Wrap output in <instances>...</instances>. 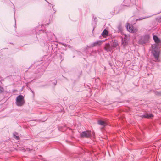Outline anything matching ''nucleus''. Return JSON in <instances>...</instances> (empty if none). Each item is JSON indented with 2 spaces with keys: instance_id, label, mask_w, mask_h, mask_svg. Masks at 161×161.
<instances>
[{
  "instance_id": "nucleus-1",
  "label": "nucleus",
  "mask_w": 161,
  "mask_h": 161,
  "mask_svg": "<svg viewBox=\"0 0 161 161\" xmlns=\"http://www.w3.org/2000/svg\"><path fill=\"white\" fill-rule=\"evenodd\" d=\"M152 53L154 57L155 61L156 62H158L160 61L159 58L160 54V51L157 48V46L156 44L152 45Z\"/></svg>"
},
{
  "instance_id": "nucleus-2",
  "label": "nucleus",
  "mask_w": 161,
  "mask_h": 161,
  "mask_svg": "<svg viewBox=\"0 0 161 161\" xmlns=\"http://www.w3.org/2000/svg\"><path fill=\"white\" fill-rule=\"evenodd\" d=\"M15 103L18 106H22L25 103V101L24 97L21 95L17 96L16 98Z\"/></svg>"
},
{
  "instance_id": "nucleus-3",
  "label": "nucleus",
  "mask_w": 161,
  "mask_h": 161,
  "mask_svg": "<svg viewBox=\"0 0 161 161\" xmlns=\"http://www.w3.org/2000/svg\"><path fill=\"white\" fill-rule=\"evenodd\" d=\"M149 38V36L148 35L142 36L139 40V43L140 44H143L147 43Z\"/></svg>"
},
{
  "instance_id": "nucleus-4",
  "label": "nucleus",
  "mask_w": 161,
  "mask_h": 161,
  "mask_svg": "<svg viewBox=\"0 0 161 161\" xmlns=\"http://www.w3.org/2000/svg\"><path fill=\"white\" fill-rule=\"evenodd\" d=\"M91 132L89 131H83L80 134V137L81 138H88L91 137Z\"/></svg>"
},
{
  "instance_id": "nucleus-5",
  "label": "nucleus",
  "mask_w": 161,
  "mask_h": 161,
  "mask_svg": "<svg viewBox=\"0 0 161 161\" xmlns=\"http://www.w3.org/2000/svg\"><path fill=\"white\" fill-rule=\"evenodd\" d=\"M126 28L128 31L131 33H135L137 31L136 29H134L133 26L130 25L129 23H127Z\"/></svg>"
},
{
  "instance_id": "nucleus-6",
  "label": "nucleus",
  "mask_w": 161,
  "mask_h": 161,
  "mask_svg": "<svg viewBox=\"0 0 161 161\" xmlns=\"http://www.w3.org/2000/svg\"><path fill=\"white\" fill-rule=\"evenodd\" d=\"M104 41H102L101 40H98L94 42L92 44H91L90 45L91 47H93L97 46H99L101 44L102 42Z\"/></svg>"
},
{
  "instance_id": "nucleus-7",
  "label": "nucleus",
  "mask_w": 161,
  "mask_h": 161,
  "mask_svg": "<svg viewBox=\"0 0 161 161\" xmlns=\"http://www.w3.org/2000/svg\"><path fill=\"white\" fill-rule=\"evenodd\" d=\"M113 47L111 46L109 43H107L105 45V49L107 52L111 51L112 50Z\"/></svg>"
},
{
  "instance_id": "nucleus-8",
  "label": "nucleus",
  "mask_w": 161,
  "mask_h": 161,
  "mask_svg": "<svg viewBox=\"0 0 161 161\" xmlns=\"http://www.w3.org/2000/svg\"><path fill=\"white\" fill-rule=\"evenodd\" d=\"M140 116L142 118H150L152 117H153V116L152 114H144L141 115Z\"/></svg>"
},
{
  "instance_id": "nucleus-9",
  "label": "nucleus",
  "mask_w": 161,
  "mask_h": 161,
  "mask_svg": "<svg viewBox=\"0 0 161 161\" xmlns=\"http://www.w3.org/2000/svg\"><path fill=\"white\" fill-rule=\"evenodd\" d=\"M153 39L155 42L157 44H158L160 42V39L156 35H153Z\"/></svg>"
},
{
  "instance_id": "nucleus-10",
  "label": "nucleus",
  "mask_w": 161,
  "mask_h": 161,
  "mask_svg": "<svg viewBox=\"0 0 161 161\" xmlns=\"http://www.w3.org/2000/svg\"><path fill=\"white\" fill-rule=\"evenodd\" d=\"M97 123L103 127H105L107 125V123L101 120H98L97 121Z\"/></svg>"
},
{
  "instance_id": "nucleus-11",
  "label": "nucleus",
  "mask_w": 161,
  "mask_h": 161,
  "mask_svg": "<svg viewBox=\"0 0 161 161\" xmlns=\"http://www.w3.org/2000/svg\"><path fill=\"white\" fill-rule=\"evenodd\" d=\"M101 35L102 36L106 38L108 35V32L106 29H104L102 32Z\"/></svg>"
},
{
  "instance_id": "nucleus-12",
  "label": "nucleus",
  "mask_w": 161,
  "mask_h": 161,
  "mask_svg": "<svg viewBox=\"0 0 161 161\" xmlns=\"http://www.w3.org/2000/svg\"><path fill=\"white\" fill-rule=\"evenodd\" d=\"M127 44V40L125 39H122V44L123 45V47H125Z\"/></svg>"
},
{
  "instance_id": "nucleus-13",
  "label": "nucleus",
  "mask_w": 161,
  "mask_h": 161,
  "mask_svg": "<svg viewBox=\"0 0 161 161\" xmlns=\"http://www.w3.org/2000/svg\"><path fill=\"white\" fill-rule=\"evenodd\" d=\"M117 28H118L119 32H120V33L122 32V30H123L122 28L120 25H118V26Z\"/></svg>"
},
{
  "instance_id": "nucleus-14",
  "label": "nucleus",
  "mask_w": 161,
  "mask_h": 161,
  "mask_svg": "<svg viewBox=\"0 0 161 161\" xmlns=\"http://www.w3.org/2000/svg\"><path fill=\"white\" fill-rule=\"evenodd\" d=\"M150 17H151V16H148L144 17H142L140 18L137 19H136V21L142 20L143 19H146V18Z\"/></svg>"
},
{
  "instance_id": "nucleus-15",
  "label": "nucleus",
  "mask_w": 161,
  "mask_h": 161,
  "mask_svg": "<svg viewBox=\"0 0 161 161\" xmlns=\"http://www.w3.org/2000/svg\"><path fill=\"white\" fill-rule=\"evenodd\" d=\"M118 45V44L117 42H114L113 44L112 47H115Z\"/></svg>"
},
{
  "instance_id": "nucleus-16",
  "label": "nucleus",
  "mask_w": 161,
  "mask_h": 161,
  "mask_svg": "<svg viewBox=\"0 0 161 161\" xmlns=\"http://www.w3.org/2000/svg\"><path fill=\"white\" fill-rule=\"evenodd\" d=\"M4 91V89L2 87L0 86V93H2Z\"/></svg>"
},
{
  "instance_id": "nucleus-17",
  "label": "nucleus",
  "mask_w": 161,
  "mask_h": 161,
  "mask_svg": "<svg viewBox=\"0 0 161 161\" xmlns=\"http://www.w3.org/2000/svg\"><path fill=\"white\" fill-rule=\"evenodd\" d=\"M14 138L17 140H19V136L15 135L14 134Z\"/></svg>"
},
{
  "instance_id": "nucleus-18",
  "label": "nucleus",
  "mask_w": 161,
  "mask_h": 161,
  "mask_svg": "<svg viewBox=\"0 0 161 161\" xmlns=\"http://www.w3.org/2000/svg\"><path fill=\"white\" fill-rule=\"evenodd\" d=\"M97 19V18L96 17H95V18H94V21H92V23L93 24V23H94V25H96V19Z\"/></svg>"
},
{
  "instance_id": "nucleus-19",
  "label": "nucleus",
  "mask_w": 161,
  "mask_h": 161,
  "mask_svg": "<svg viewBox=\"0 0 161 161\" xmlns=\"http://www.w3.org/2000/svg\"><path fill=\"white\" fill-rule=\"evenodd\" d=\"M157 19L158 20V22H160L161 21V17H158L157 18Z\"/></svg>"
},
{
  "instance_id": "nucleus-20",
  "label": "nucleus",
  "mask_w": 161,
  "mask_h": 161,
  "mask_svg": "<svg viewBox=\"0 0 161 161\" xmlns=\"http://www.w3.org/2000/svg\"><path fill=\"white\" fill-rule=\"evenodd\" d=\"M52 8L53 10L54 11V13H55L56 11L55 10V8L53 7V6H52Z\"/></svg>"
},
{
  "instance_id": "nucleus-21",
  "label": "nucleus",
  "mask_w": 161,
  "mask_h": 161,
  "mask_svg": "<svg viewBox=\"0 0 161 161\" xmlns=\"http://www.w3.org/2000/svg\"><path fill=\"white\" fill-rule=\"evenodd\" d=\"M2 80V78L0 77V83H1V81Z\"/></svg>"
},
{
  "instance_id": "nucleus-22",
  "label": "nucleus",
  "mask_w": 161,
  "mask_h": 161,
  "mask_svg": "<svg viewBox=\"0 0 161 161\" xmlns=\"http://www.w3.org/2000/svg\"><path fill=\"white\" fill-rule=\"evenodd\" d=\"M49 5L50 6H51V5H52L51 3H49V2H48Z\"/></svg>"
},
{
  "instance_id": "nucleus-23",
  "label": "nucleus",
  "mask_w": 161,
  "mask_h": 161,
  "mask_svg": "<svg viewBox=\"0 0 161 161\" xmlns=\"http://www.w3.org/2000/svg\"><path fill=\"white\" fill-rule=\"evenodd\" d=\"M161 12V11L160 12H159L158 13H160Z\"/></svg>"
},
{
  "instance_id": "nucleus-24",
  "label": "nucleus",
  "mask_w": 161,
  "mask_h": 161,
  "mask_svg": "<svg viewBox=\"0 0 161 161\" xmlns=\"http://www.w3.org/2000/svg\"><path fill=\"white\" fill-rule=\"evenodd\" d=\"M31 92H33V91H32L31 90Z\"/></svg>"
}]
</instances>
